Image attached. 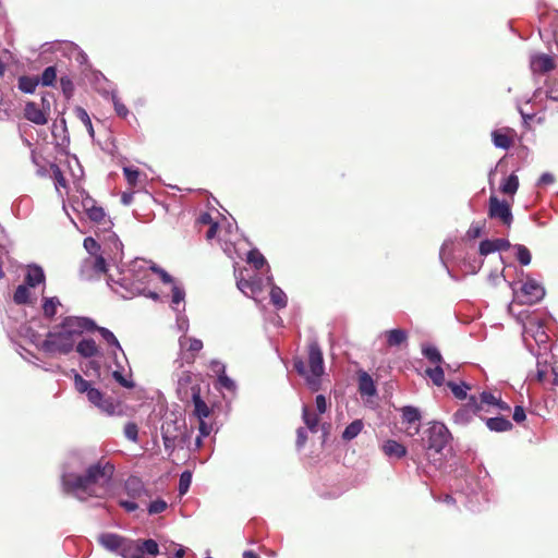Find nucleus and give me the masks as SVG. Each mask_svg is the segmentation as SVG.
Instances as JSON below:
<instances>
[{"label":"nucleus","mask_w":558,"mask_h":558,"mask_svg":"<svg viewBox=\"0 0 558 558\" xmlns=\"http://www.w3.org/2000/svg\"><path fill=\"white\" fill-rule=\"evenodd\" d=\"M113 470V465L109 462H99L90 466L85 475L64 472L62 474L63 490L80 500H86L89 497L104 498L110 490Z\"/></svg>","instance_id":"obj_1"},{"label":"nucleus","mask_w":558,"mask_h":558,"mask_svg":"<svg viewBox=\"0 0 558 558\" xmlns=\"http://www.w3.org/2000/svg\"><path fill=\"white\" fill-rule=\"evenodd\" d=\"M96 324L86 317L70 316L49 331L47 338L41 344V349L47 353H70L77 339L85 332L95 330Z\"/></svg>","instance_id":"obj_2"},{"label":"nucleus","mask_w":558,"mask_h":558,"mask_svg":"<svg viewBox=\"0 0 558 558\" xmlns=\"http://www.w3.org/2000/svg\"><path fill=\"white\" fill-rule=\"evenodd\" d=\"M523 341L527 349L539 359L549 351V336L544 319L538 315L527 316L523 324Z\"/></svg>","instance_id":"obj_3"},{"label":"nucleus","mask_w":558,"mask_h":558,"mask_svg":"<svg viewBox=\"0 0 558 558\" xmlns=\"http://www.w3.org/2000/svg\"><path fill=\"white\" fill-rule=\"evenodd\" d=\"M293 365L313 391H317L320 388V377L324 374V359L323 352L316 342H312L308 345L307 366L301 359H295Z\"/></svg>","instance_id":"obj_4"},{"label":"nucleus","mask_w":558,"mask_h":558,"mask_svg":"<svg viewBox=\"0 0 558 558\" xmlns=\"http://www.w3.org/2000/svg\"><path fill=\"white\" fill-rule=\"evenodd\" d=\"M138 281L137 270L134 265L133 267L121 269L118 272L117 278L110 275L108 284L112 291L121 298L133 299L140 293Z\"/></svg>","instance_id":"obj_5"},{"label":"nucleus","mask_w":558,"mask_h":558,"mask_svg":"<svg viewBox=\"0 0 558 558\" xmlns=\"http://www.w3.org/2000/svg\"><path fill=\"white\" fill-rule=\"evenodd\" d=\"M97 539L104 548L123 558H140V544L136 541L114 533H101Z\"/></svg>","instance_id":"obj_6"},{"label":"nucleus","mask_w":558,"mask_h":558,"mask_svg":"<svg viewBox=\"0 0 558 558\" xmlns=\"http://www.w3.org/2000/svg\"><path fill=\"white\" fill-rule=\"evenodd\" d=\"M161 434L167 450H173L185 435L184 420H166L161 426Z\"/></svg>","instance_id":"obj_7"},{"label":"nucleus","mask_w":558,"mask_h":558,"mask_svg":"<svg viewBox=\"0 0 558 558\" xmlns=\"http://www.w3.org/2000/svg\"><path fill=\"white\" fill-rule=\"evenodd\" d=\"M545 295V290L541 283L534 279H526L520 291H514V301L521 304H535Z\"/></svg>","instance_id":"obj_8"},{"label":"nucleus","mask_w":558,"mask_h":558,"mask_svg":"<svg viewBox=\"0 0 558 558\" xmlns=\"http://www.w3.org/2000/svg\"><path fill=\"white\" fill-rule=\"evenodd\" d=\"M450 437V432L445 424L434 422L428 428L427 450H434L436 453L441 452L449 442Z\"/></svg>","instance_id":"obj_9"},{"label":"nucleus","mask_w":558,"mask_h":558,"mask_svg":"<svg viewBox=\"0 0 558 558\" xmlns=\"http://www.w3.org/2000/svg\"><path fill=\"white\" fill-rule=\"evenodd\" d=\"M482 410L476 397H470L469 401L463 404L452 416L453 423L460 426H466L472 422L475 415Z\"/></svg>","instance_id":"obj_10"},{"label":"nucleus","mask_w":558,"mask_h":558,"mask_svg":"<svg viewBox=\"0 0 558 558\" xmlns=\"http://www.w3.org/2000/svg\"><path fill=\"white\" fill-rule=\"evenodd\" d=\"M488 216L499 219L507 227H510L513 220L510 205L494 195L489 197Z\"/></svg>","instance_id":"obj_11"},{"label":"nucleus","mask_w":558,"mask_h":558,"mask_svg":"<svg viewBox=\"0 0 558 558\" xmlns=\"http://www.w3.org/2000/svg\"><path fill=\"white\" fill-rule=\"evenodd\" d=\"M106 270V260L100 255L89 256L81 265V275L86 279L99 277Z\"/></svg>","instance_id":"obj_12"},{"label":"nucleus","mask_w":558,"mask_h":558,"mask_svg":"<svg viewBox=\"0 0 558 558\" xmlns=\"http://www.w3.org/2000/svg\"><path fill=\"white\" fill-rule=\"evenodd\" d=\"M180 353L182 360L186 363H192L195 360V354L203 349V342L196 338H189L185 335L179 338Z\"/></svg>","instance_id":"obj_13"},{"label":"nucleus","mask_w":558,"mask_h":558,"mask_svg":"<svg viewBox=\"0 0 558 558\" xmlns=\"http://www.w3.org/2000/svg\"><path fill=\"white\" fill-rule=\"evenodd\" d=\"M402 420L404 423L409 424V427L405 430L408 436H415L418 434L421 414L416 408H414V407L402 408Z\"/></svg>","instance_id":"obj_14"},{"label":"nucleus","mask_w":558,"mask_h":558,"mask_svg":"<svg viewBox=\"0 0 558 558\" xmlns=\"http://www.w3.org/2000/svg\"><path fill=\"white\" fill-rule=\"evenodd\" d=\"M86 396L88 401L96 405L102 412L107 414H113L116 412V404L111 400L105 399L102 393L98 389L92 388L90 390H88Z\"/></svg>","instance_id":"obj_15"},{"label":"nucleus","mask_w":558,"mask_h":558,"mask_svg":"<svg viewBox=\"0 0 558 558\" xmlns=\"http://www.w3.org/2000/svg\"><path fill=\"white\" fill-rule=\"evenodd\" d=\"M530 66L533 73H546L554 69V60L544 53L531 57Z\"/></svg>","instance_id":"obj_16"},{"label":"nucleus","mask_w":558,"mask_h":558,"mask_svg":"<svg viewBox=\"0 0 558 558\" xmlns=\"http://www.w3.org/2000/svg\"><path fill=\"white\" fill-rule=\"evenodd\" d=\"M24 116L28 121L37 125H44L48 121L46 112L32 101L26 104Z\"/></svg>","instance_id":"obj_17"},{"label":"nucleus","mask_w":558,"mask_h":558,"mask_svg":"<svg viewBox=\"0 0 558 558\" xmlns=\"http://www.w3.org/2000/svg\"><path fill=\"white\" fill-rule=\"evenodd\" d=\"M76 352L83 357H94L98 356L99 348L96 344L95 340L84 338L77 342Z\"/></svg>","instance_id":"obj_18"},{"label":"nucleus","mask_w":558,"mask_h":558,"mask_svg":"<svg viewBox=\"0 0 558 558\" xmlns=\"http://www.w3.org/2000/svg\"><path fill=\"white\" fill-rule=\"evenodd\" d=\"M192 399L194 404V414L198 420H204L209 416L210 409L209 407L202 400L199 396V390L196 387H192Z\"/></svg>","instance_id":"obj_19"},{"label":"nucleus","mask_w":558,"mask_h":558,"mask_svg":"<svg viewBox=\"0 0 558 558\" xmlns=\"http://www.w3.org/2000/svg\"><path fill=\"white\" fill-rule=\"evenodd\" d=\"M513 131L510 129L496 130L492 133L494 145L498 148L508 149L512 143Z\"/></svg>","instance_id":"obj_20"},{"label":"nucleus","mask_w":558,"mask_h":558,"mask_svg":"<svg viewBox=\"0 0 558 558\" xmlns=\"http://www.w3.org/2000/svg\"><path fill=\"white\" fill-rule=\"evenodd\" d=\"M381 449L384 453L389 458L400 459L407 454V448L400 442L392 439L386 440L383 444Z\"/></svg>","instance_id":"obj_21"},{"label":"nucleus","mask_w":558,"mask_h":558,"mask_svg":"<svg viewBox=\"0 0 558 558\" xmlns=\"http://www.w3.org/2000/svg\"><path fill=\"white\" fill-rule=\"evenodd\" d=\"M266 280H267V283L271 286L270 300H271L272 304L277 308L286 307V305H287V295H286V293L279 287H277V286H275L272 283V277L271 276H268Z\"/></svg>","instance_id":"obj_22"},{"label":"nucleus","mask_w":558,"mask_h":558,"mask_svg":"<svg viewBox=\"0 0 558 558\" xmlns=\"http://www.w3.org/2000/svg\"><path fill=\"white\" fill-rule=\"evenodd\" d=\"M45 281V274L39 266H28L27 274L25 276V282L28 287H36Z\"/></svg>","instance_id":"obj_23"},{"label":"nucleus","mask_w":558,"mask_h":558,"mask_svg":"<svg viewBox=\"0 0 558 558\" xmlns=\"http://www.w3.org/2000/svg\"><path fill=\"white\" fill-rule=\"evenodd\" d=\"M359 389L360 392L365 396L372 397L376 393L373 378L365 372L361 373L359 376Z\"/></svg>","instance_id":"obj_24"},{"label":"nucleus","mask_w":558,"mask_h":558,"mask_svg":"<svg viewBox=\"0 0 558 558\" xmlns=\"http://www.w3.org/2000/svg\"><path fill=\"white\" fill-rule=\"evenodd\" d=\"M236 286L244 294L251 296L262 291V284L257 280L239 279Z\"/></svg>","instance_id":"obj_25"},{"label":"nucleus","mask_w":558,"mask_h":558,"mask_svg":"<svg viewBox=\"0 0 558 558\" xmlns=\"http://www.w3.org/2000/svg\"><path fill=\"white\" fill-rule=\"evenodd\" d=\"M302 418H303V422L305 423V425L307 426V428L312 433L317 432V426L319 424V416L317 413L312 412L307 405H303Z\"/></svg>","instance_id":"obj_26"},{"label":"nucleus","mask_w":558,"mask_h":558,"mask_svg":"<svg viewBox=\"0 0 558 558\" xmlns=\"http://www.w3.org/2000/svg\"><path fill=\"white\" fill-rule=\"evenodd\" d=\"M423 355L434 365H442L444 360L439 352V350L432 344H423L422 345Z\"/></svg>","instance_id":"obj_27"},{"label":"nucleus","mask_w":558,"mask_h":558,"mask_svg":"<svg viewBox=\"0 0 558 558\" xmlns=\"http://www.w3.org/2000/svg\"><path fill=\"white\" fill-rule=\"evenodd\" d=\"M387 343L390 347H397L401 343L405 342L408 339V335L402 329H391L385 332Z\"/></svg>","instance_id":"obj_28"},{"label":"nucleus","mask_w":558,"mask_h":558,"mask_svg":"<svg viewBox=\"0 0 558 558\" xmlns=\"http://www.w3.org/2000/svg\"><path fill=\"white\" fill-rule=\"evenodd\" d=\"M95 329H97L99 331L102 339L107 342L112 354H116V351L121 350L119 341L117 340L116 336L109 329L104 328V327H97V326Z\"/></svg>","instance_id":"obj_29"},{"label":"nucleus","mask_w":558,"mask_h":558,"mask_svg":"<svg viewBox=\"0 0 558 558\" xmlns=\"http://www.w3.org/2000/svg\"><path fill=\"white\" fill-rule=\"evenodd\" d=\"M486 425L493 432H507L512 427L511 422L505 417L488 418Z\"/></svg>","instance_id":"obj_30"},{"label":"nucleus","mask_w":558,"mask_h":558,"mask_svg":"<svg viewBox=\"0 0 558 558\" xmlns=\"http://www.w3.org/2000/svg\"><path fill=\"white\" fill-rule=\"evenodd\" d=\"M60 301L58 298H44L43 299V311L46 317H53L57 313V308L60 306Z\"/></svg>","instance_id":"obj_31"},{"label":"nucleus","mask_w":558,"mask_h":558,"mask_svg":"<svg viewBox=\"0 0 558 558\" xmlns=\"http://www.w3.org/2000/svg\"><path fill=\"white\" fill-rule=\"evenodd\" d=\"M519 187V179L515 174H510L507 179H505L504 183L500 185V191L504 194L513 195L518 191Z\"/></svg>","instance_id":"obj_32"},{"label":"nucleus","mask_w":558,"mask_h":558,"mask_svg":"<svg viewBox=\"0 0 558 558\" xmlns=\"http://www.w3.org/2000/svg\"><path fill=\"white\" fill-rule=\"evenodd\" d=\"M362 428H363L362 421L355 420L345 427V429L342 433V438L345 440H352L361 433Z\"/></svg>","instance_id":"obj_33"},{"label":"nucleus","mask_w":558,"mask_h":558,"mask_svg":"<svg viewBox=\"0 0 558 558\" xmlns=\"http://www.w3.org/2000/svg\"><path fill=\"white\" fill-rule=\"evenodd\" d=\"M168 502L162 498H156L147 505V512L150 515H157L168 509Z\"/></svg>","instance_id":"obj_34"},{"label":"nucleus","mask_w":558,"mask_h":558,"mask_svg":"<svg viewBox=\"0 0 558 558\" xmlns=\"http://www.w3.org/2000/svg\"><path fill=\"white\" fill-rule=\"evenodd\" d=\"M425 373L436 386H441L444 384L445 371L442 365H435L433 368H427Z\"/></svg>","instance_id":"obj_35"},{"label":"nucleus","mask_w":558,"mask_h":558,"mask_svg":"<svg viewBox=\"0 0 558 558\" xmlns=\"http://www.w3.org/2000/svg\"><path fill=\"white\" fill-rule=\"evenodd\" d=\"M39 80L37 77L22 76L19 80V87L22 92L32 94L35 92Z\"/></svg>","instance_id":"obj_36"},{"label":"nucleus","mask_w":558,"mask_h":558,"mask_svg":"<svg viewBox=\"0 0 558 558\" xmlns=\"http://www.w3.org/2000/svg\"><path fill=\"white\" fill-rule=\"evenodd\" d=\"M159 554V546L154 539H146L142 542V558L147 556L154 558Z\"/></svg>","instance_id":"obj_37"},{"label":"nucleus","mask_w":558,"mask_h":558,"mask_svg":"<svg viewBox=\"0 0 558 558\" xmlns=\"http://www.w3.org/2000/svg\"><path fill=\"white\" fill-rule=\"evenodd\" d=\"M74 112H75L76 118L78 120H81L82 123L86 126L88 134L92 137H94V128H93L92 120H90L87 111L85 109H83L82 107H76Z\"/></svg>","instance_id":"obj_38"},{"label":"nucleus","mask_w":558,"mask_h":558,"mask_svg":"<svg viewBox=\"0 0 558 558\" xmlns=\"http://www.w3.org/2000/svg\"><path fill=\"white\" fill-rule=\"evenodd\" d=\"M184 299H185V292L184 290L177 286V284H173L172 286V308L174 311H179L178 306L183 303V310L185 308V305H184Z\"/></svg>","instance_id":"obj_39"},{"label":"nucleus","mask_w":558,"mask_h":558,"mask_svg":"<svg viewBox=\"0 0 558 558\" xmlns=\"http://www.w3.org/2000/svg\"><path fill=\"white\" fill-rule=\"evenodd\" d=\"M29 287L20 284L14 293L13 300L16 304H25L29 301Z\"/></svg>","instance_id":"obj_40"},{"label":"nucleus","mask_w":558,"mask_h":558,"mask_svg":"<svg viewBox=\"0 0 558 558\" xmlns=\"http://www.w3.org/2000/svg\"><path fill=\"white\" fill-rule=\"evenodd\" d=\"M517 252V258L523 266H527L531 263L532 256L530 251L522 244L514 245Z\"/></svg>","instance_id":"obj_41"},{"label":"nucleus","mask_w":558,"mask_h":558,"mask_svg":"<svg viewBox=\"0 0 558 558\" xmlns=\"http://www.w3.org/2000/svg\"><path fill=\"white\" fill-rule=\"evenodd\" d=\"M247 262L253 264L256 269H260L266 265V259L257 250H252L247 254Z\"/></svg>","instance_id":"obj_42"},{"label":"nucleus","mask_w":558,"mask_h":558,"mask_svg":"<svg viewBox=\"0 0 558 558\" xmlns=\"http://www.w3.org/2000/svg\"><path fill=\"white\" fill-rule=\"evenodd\" d=\"M448 387L451 389V391L454 395V397L460 399V400L465 399L466 395H468V390H470V386H468L464 383L461 384V385H458V384H454V383H448Z\"/></svg>","instance_id":"obj_43"},{"label":"nucleus","mask_w":558,"mask_h":558,"mask_svg":"<svg viewBox=\"0 0 558 558\" xmlns=\"http://www.w3.org/2000/svg\"><path fill=\"white\" fill-rule=\"evenodd\" d=\"M57 78V71L54 66H48L43 72L40 82L44 86H51Z\"/></svg>","instance_id":"obj_44"},{"label":"nucleus","mask_w":558,"mask_h":558,"mask_svg":"<svg viewBox=\"0 0 558 558\" xmlns=\"http://www.w3.org/2000/svg\"><path fill=\"white\" fill-rule=\"evenodd\" d=\"M191 483H192V474L191 472L189 471H184L181 475H180V480H179V493L180 495H184L187 493L190 486H191Z\"/></svg>","instance_id":"obj_45"},{"label":"nucleus","mask_w":558,"mask_h":558,"mask_svg":"<svg viewBox=\"0 0 558 558\" xmlns=\"http://www.w3.org/2000/svg\"><path fill=\"white\" fill-rule=\"evenodd\" d=\"M550 367L545 362L542 364L539 361L537 362V372H536V379L538 383L545 384L548 381V375L550 374Z\"/></svg>","instance_id":"obj_46"},{"label":"nucleus","mask_w":558,"mask_h":558,"mask_svg":"<svg viewBox=\"0 0 558 558\" xmlns=\"http://www.w3.org/2000/svg\"><path fill=\"white\" fill-rule=\"evenodd\" d=\"M75 389L81 393H87L93 387L89 381L85 380L80 374L74 376Z\"/></svg>","instance_id":"obj_47"},{"label":"nucleus","mask_w":558,"mask_h":558,"mask_svg":"<svg viewBox=\"0 0 558 558\" xmlns=\"http://www.w3.org/2000/svg\"><path fill=\"white\" fill-rule=\"evenodd\" d=\"M494 252H497L494 240H484L481 242V244H480V254L481 255L486 256Z\"/></svg>","instance_id":"obj_48"},{"label":"nucleus","mask_w":558,"mask_h":558,"mask_svg":"<svg viewBox=\"0 0 558 558\" xmlns=\"http://www.w3.org/2000/svg\"><path fill=\"white\" fill-rule=\"evenodd\" d=\"M123 172H124V175H125V179H126L128 183L131 186L135 185L137 180H138V171L136 169L131 168V167H124L123 168Z\"/></svg>","instance_id":"obj_49"},{"label":"nucleus","mask_w":558,"mask_h":558,"mask_svg":"<svg viewBox=\"0 0 558 558\" xmlns=\"http://www.w3.org/2000/svg\"><path fill=\"white\" fill-rule=\"evenodd\" d=\"M480 398L481 402H478V404H481V407L483 408L484 404L495 405L496 403H498L499 397L494 396L492 392L484 391L481 393Z\"/></svg>","instance_id":"obj_50"},{"label":"nucleus","mask_w":558,"mask_h":558,"mask_svg":"<svg viewBox=\"0 0 558 558\" xmlns=\"http://www.w3.org/2000/svg\"><path fill=\"white\" fill-rule=\"evenodd\" d=\"M147 263L149 264L150 269H151L155 274H157V275L159 276V278H160V280H161L162 282H165V283H171V282H172V277H171L167 271H165V270H163V269H161V268H158V267L154 266V265L151 264V262H147Z\"/></svg>","instance_id":"obj_51"},{"label":"nucleus","mask_w":558,"mask_h":558,"mask_svg":"<svg viewBox=\"0 0 558 558\" xmlns=\"http://www.w3.org/2000/svg\"><path fill=\"white\" fill-rule=\"evenodd\" d=\"M137 425L135 423H128L124 427L125 437L130 440L136 441L137 439Z\"/></svg>","instance_id":"obj_52"},{"label":"nucleus","mask_w":558,"mask_h":558,"mask_svg":"<svg viewBox=\"0 0 558 558\" xmlns=\"http://www.w3.org/2000/svg\"><path fill=\"white\" fill-rule=\"evenodd\" d=\"M87 214L88 217L96 222H99L105 218V211L100 207L94 206L87 210Z\"/></svg>","instance_id":"obj_53"},{"label":"nucleus","mask_w":558,"mask_h":558,"mask_svg":"<svg viewBox=\"0 0 558 558\" xmlns=\"http://www.w3.org/2000/svg\"><path fill=\"white\" fill-rule=\"evenodd\" d=\"M84 247L90 254V256L97 255L99 250L98 243L93 238H86L84 240Z\"/></svg>","instance_id":"obj_54"},{"label":"nucleus","mask_w":558,"mask_h":558,"mask_svg":"<svg viewBox=\"0 0 558 558\" xmlns=\"http://www.w3.org/2000/svg\"><path fill=\"white\" fill-rule=\"evenodd\" d=\"M112 102L117 114L123 118L126 117L129 111L116 95H112Z\"/></svg>","instance_id":"obj_55"},{"label":"nucleus","mask_w":558,"mask_h":558,"mask_svg":"<svg viewBox=\"0 0 558 558\" xmlns=\"http://www.w3.org/2000/svg\"><path fill=\"white\" fill-rule=\"evenodd\" d=\"M177 328L179 331H182L184 335L189 330V319L185 315L179 314L177 316Z\"/></svg>","instance_id":"obj_56"},{"label":"nucleus","mask_w":558,"mask_h":558,"mask_svg":"<svg viewBox=\"0 0 558 558\" xmlns=\"http://www.w3.org/2000/svg\"><path fill=\"white\" fill-rule=\"evenodd\" d=\"M483 227L480 223H472L466 232L468 238L476 239L481 236Z\"/></svg>","instance_id":"obj_57"},{"label":"nucleus","mask_w":558,"mask_h":558,"mask_svg":"<svg viewBox=\"0 0 558 558\" xmlns=\"http://www.w3.org/2000/svg\"><path fill=\"white\" fill-rule=\"evenodd\" d=\"M218 380L219 384L228 390H233L235 388L234 381L231 378H229L226 374L219 375Z\"/></svg>","instance_id":"obj_58"},{"label":"nucleus","mask_w":558,"mask_h":558,"mask_svg":"<svg viewBox=\"0 0 558 558\" xmlns=\"http://www.w3.org/2000/svg\"><path fill=\"white\" fill-rule=\"evenodd\" d=\"M316 410L319 414H323L327 410V400L325 396L318 395L315 399Z\"/></svg>","instance_id":"obj_59"},{"label":"nucleus","mask_w":558,"mask_h":558,"mask_svg":"<svg viewBox=\"0 0 558 558\" xmlns=\"http://www.w3.org/2000/svg\"><path fill=\"white\" fill-rule=\"evenodd\" d=\"M210 369H211V371H213V373H215L218 377H219V375H221V374H226V372H225V371H226V366H225V364H223L222 362H220V361H216V360L211 361V362H210Z\"/></svg>","instance_id":"obj_60"},{"label":"nucleus","mask_w":558,"mask_h":558,"mask_svg":"<svg viewBox=\"0 0 558 558\" xmlns=\"http://www.w3.org/2000/svg\"><path fill=\"white\" fill-rule=\"evenodd\" d=\"M546 98L558 101V82L544 92Z\"/></svg>","instance_id":"obj_61"},{"label":"nucleus","mask_w":558,"mask_h":558,"mask_svg":"<svg viewBox=\"0 0 558 558\" xmlns=\"http://www.w3.org/2000/svg\"><path fill=\"white\" fill-rule=\"evenodd\" d=\"M53 178L56 180L57 186H63L64 187L66 185V181H65L61 170L58 167H56L53 169Z\"/></svg>","instance_id":"obj_62"},{"label":"nucleus","mask_w":558,"mask_h":558,"mask_svg":"<svg viewBox=\"0 0 558 558\" xmlns=\"http://www.w3.org/2000/svg\"><path fill=\"white\" fill-rule=\"evenodd\" d=\"M525 417H526V415H525L524 409L520 405H517L513 411V420L517 423H521L525 420Z\"/></svg>","instance_id":"obj_63"},{"label":"nucleus","mask_w":558,"mask_h":558,"mask_svg":"<svg viewBox=\"0 0 558 558\" xmlns=\"http://www.w3.org/2000/svg\"><path fill=\"white\" fill-rule=\"evenodd\" d=\"M307 439L306 430L303 427H300L296 432V446L303 447Z\"/></svg>","instance_id":"obj_64"}]
</instances>
